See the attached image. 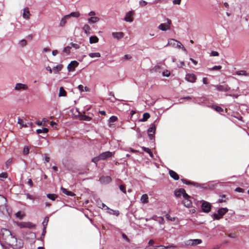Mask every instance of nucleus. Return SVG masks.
<instances>
[{
	"mask_svg": "<svg viewBox=\"0 0 249 249\" xmlns=\"http://www.w3.org/2000/svg\"><path fill=\"white\" fill-rule=\"evenodd\" d=\"M202 241L201 239H189L185 242V245L188 247L196 246L201 244Z\"/></svg>",
	"mask_w": 249,
	"mask_h": 249,
	"instance_id": "1",
	"label": "nucleus"
},
{
	"mask_svg": "<svg viewBox=\"0 0 249 249\" xmlns=\"http://www.w3.org/2000/svg\"><path fill=\"white\" fill-rule=\"evenodd\" d=\"M211 207L212 206L211 204L205 201H203L201 205L202 211L204 213H209L210 212L211 210Z\"/></svg>",
	"mask_w": 249,
	"mask_h": 249,
	"instance_id": "3",
	"label": "nucleus"
},
{
	"mask_svg": "<svg viewBox=\"0 0 249 249\" xmlns=\"http://www.w3.org/2000/svg\"><path fill=\"white\" fill-rule=\"evenodd\" d=\"M167 24L166 23H161L158 26V28L163 31H166L167 30L170 29V25L172 23V21L169 18H167Z\"/></svg>",
	"mask_w": 249,
	"mask_h": 249,
	"instance_id": "2",
	"label": "nucleus"
},
{
	"mask_svg": "<svg viewBox=\"0 0 249 249\" xmlns=\"http://www.w3.org/2000/svg\"><path fill=\"white\" fill-rule=\"evenodd\" d=\"M156 131V125L154 124H152L151 126L147 130V133L149 137L151 140L154 138Z\"/></svg>",
	"mask_w": 249,
	"mask_h": 249,
	"instance_id": "5",
	"label": "nucleus"
},
{
	"mask_svg": "<svg viewBox=\"0 0 249 249\" xmlns=\"http://www.w3.org/2000/svg\"><path fill=\"white\" fill-rule=\"evenodd\" d=\"M228 211V210L227 208H220L218 210L217 212L218 214L221 217H222Z\"/></svg>",
	"mask_w": 249,
	"mask_h": 249,
	"instance_id": "20",
	"label": "nucleus"
},
{
	"mask_svg": "<svg viewBox=\"0 0 249 249\" xmlns=\"http://www.w3.org/2000/svg\"><path fill=\"white\" fill-rule=\"evenodd\" d=\"M61 190H62V192L64 193V194H66L68 196H73L74 195V194L73 193H72L71 192V191H68L65 188H64L63 187L61 188Z\"/></svg>",
	"mask_w": 249,
	"mask_h": 249,
	"instance_id": "34",
	"label": "nucleus"
},
{
	"mask_svg": "<svg viewBox=\"0 0 249 249\" xmlns=\"http://www.w3.org/2000/svg\"><path fill=\"white\" fill-rule=\"evenodd\" d=\"M67 95V92L66 90L64 89V88L61 87L59 89V96H66Z\"/></svg>",
	"mask_w": 249,
	"mask_h": 249,
	"instance_id": "27",
	"label": "nucleus"
},
{
	"mask_svg": "<svg viewBox=\"0 0 249 249\" xmlns=\"http://www.w3.org/2000/svg\"><path fill=\"white\" fill-rule=\"evenodd\" d=\"M113 154L110 151H107L105 152H103L100 154L99 156L101 159V160H105L108 158L111 157Z\"/></svg>",
	"mask_w": 249,
	"mask_h": 249,
	"instance_id": "9",
	"label": "nucleus"
},
{
	"mask_svg": "<svg viewBox=\"0 0 249 249\" xmlns=\"http://www.w3.org/2000/svg\"><path fill=\"white\" fill-rule=\"evenodd\" d=\"M112 36L117 39H120L123 37L124 34L123 32H113Z\"/></svg>",
	"mask_w": 249,
	"mask_h": 249,
	"instance_id": "16",
	"label": "nucleus"
},
{
	"mask_svg": "<svg viewBox=\"0 0 249 249\" xmlns=\"http://www.w3.org/2000/svg\"><path fill=\"white\" fill-rule=\"evenodd\" d=\"M133 12L132 11H129L127 12L125 16L124 20L127 22H131L133 20V18L132 17Z\"/></svg>",
	"mask_w": 249,
	"mask_h": 249,
	"instance_id": "12",
	"label": "nucleus"
},
{
	"mask_svg": "<svg viewBox=\"0 0 249 249\" xmlns=\"http://www.w3.org/2000/svg\"><path fill=\"white\" fill-rule=\"evenodd\" d=\"M216 89L219 91H228L230 89V88L227 84L218 85L215 86Z\"/></svg>",
	"mask_w": 249,
	"mask_h": 249,
	"instance_id": "4",
	"label": "nucleus"
},
{
	"mask_svg": "<svg viewBox=\"0 0 249 249\" xmlns=\"http://www.w3.org/2000/svg\"><path fill=\"white\" fill-rule=\"evenodd\" d=\"M228 237L232 238L236 237V234L235 233H229L228 234Z\"/></svg>",
	"mask_w": 249,
	"mask_h": 249,
	"instance_id": "62",
	"label": "nucleus"
},
{
	"mask_svg": "<svg viewBox=\"0 0 249 249\" xmlns=\"http://www.w3.org/2000/svg\"><path fill=\"white\" fill-rule=\"evenodd\" d=\"M235 191L239 193H244V190L240 187H237L235 189Z\"/></svg>",
	"mask_w": 249,
	"mask_h": 249,
	"instance_id": "55",
	"label": "nucleus"
},
{
	"mask_svg": "<svg viewBox=\"0 0 249 249\" xmlns=\"http://www.w3.org/2000/svg\"><path fill=\"white\" fill-rule=\"evenodd\" d=\"M36 227V225L32 222H24L21 224L20 227L21 228H28L29 229H33Z\"/></svg>",
	"mask_w": 249,
	"mask_h": 249,
	"instance_id": "14",
	"label": "nucleus"
},
{
	"mask_svg": "<svg viewBox=\"0 0 249 249\" xmlns=\"http://www.w3.org/2000/svg\"><path fill=\"white\" fill-rule=\"evenodd\" d=\"M6 199L3 196L0 195V209L5 206L6 204Z\"/></svg>",
	"mask_w": 249,
	"mask_h": 249,
	"instance_id": "18",
	"label": "nucleus"
},
{
	"mask_svg": "<svg viewBox=\"0 0 249 249\" xmlns=\"http://www.w3.org/2000/svg\"><path fill=\"white\" fill-rule=\"evenodd\" d=\"M141 201L142 203H147L148 202V195L147 194L142 195L141 198Z\"/></svg>",
	"mask_w": 249,
	"mask_h": 249,
	"instance_id": "21",
	"label": "nucleus"
},
{
	"mask_svg": "<svg viewBox=\"0 0 249 249\" xmlns=\"http://www.w3.org/2000/svg\"><path fill=\"white\" fill-rule=\"evenodd\" d=\"M30 148L29 146H25L23 150V154L24 155H27L29 154Z\"/></svg>",
	"mask_w": 249,
	"mask_h": 249,
	"instance_id": "42",
	"label": "nucleus"
},
{
	"mask_svg": "<svg viewBox=\"0 0 249 249\" xmlns=\"http://www.w3.org/2000/svg\"><path fill=\"white\" fill-rule=\"evenodd\" d=\"M213 217L214 219L217 220H219L222 217L218 214V213H214Z\"/></svg>",
	"mask_w": 249,
	"mask_h": 249,
	"instance_id": "56",
	"label": "nucleus"
},
{
	"mask_svg": "<svg viewBox=\"0 0 249 249\" xmlns=\"http://www.w3.org/2000/svg\"><path fill=\"white\" fill-rule=\"evenodd\" d=\"M175 195L177 197H180L182 195L183 197H188V195L186 193L185 190L183 188L175 191Z\"/></svg>",
	"mask_w": 249,
	"mask_h": 249,
	"instance_id": "6",
	"label": "nucleus"
},
{
	"mask_svg": "<svg viewBox=\"0 0 249 249\" xmlns=\"http://www.w3.org/2000/svg\"><path fill=\"white\" fill-rule=\"evenodd\" d=\"M150 117L149 113L147 112H145L143 114L142 118L141 119V121L142 122H145Z\"/></svg>",
	"mask_w": 249,
	"mask_h": 249,
	"instance_id": "28",
	"label": "nucleus"
},
{
	"mask_svg": "<svg viewBox=\"0 0 249 249\" xmlns=\"http://www.w3.org/2000/svg\"><path fill=\"white\" fill-rule=\"evenodd\" d=\"M166 218L171 221H174L176 219L174 217H171L169 214L166 215Z\"/></svg>",
	"mask_w": 249,
	"mask_h": 249,
	"instance_id": "48",
	"label": "nucleus"
},
{
	"mask_svg": "<svg viewBox=\"0 0 249 249\" xmlns=\"http://www.w3.org/2000/svg\"><path fill=\"white\" fill-rule=\"evenodd\" d=\"M190 197V196L189 195L188 197H183L184 200L182 201V203L183 204L184 206L188 208L190 207L192 204L191 201L189 199Z\"/></svg>",
	"mask_w": 249,
	"mask_h": 249,
	"instance_id": "10",
	"label": "nucleus"
},
{
	"mask_svg": "<svg viewBox=\"0 0 249 249\" xmlns=\"http://www.w3.org/2000/svg\"><path fill=\"white\" fill-rule=\"evenodd\" d=\"M83 29L86 34H90V28L88 24H85L83 27Z\"/></svg>",
	"mask_w": 249,
	"mask_h": 249,
	"instance_id": "31",
	"label": "nucleus"
},
{
	"mask_svg": "<svg viewBox=\"0 0 249 249\" xmlns=\"http://www.w3.org/2000/svg\"><path fill=\"white\" fill-rule=\"evenodd\" d=\"M78 88L81 92L84 91V86L82 85H80L78 86Z\"/></svg>",
	"mask_w": 249,
	"mask_h": 249,
	"instance_id": "64",
	"label": "nucleus"
},
{
	"mask_svg": "<svg viewBox=\"0 0 249 249\" xmlns=\"http://www.w3.org/2000/svg\"><path fill=\"white\" fill-rule=\"evenodd\" d=\"M211 55L213 56H217L219 55V53L216 51H212L211 52Z\"/></svg>",
	"mask_w": 249,
	"mask_h": 249,
	"instance_id": "58",
	"label": "nucleus"
},
{
	"mask_svg": "<svg viewBox=\"0 0 249 249\" xmlns=\"http://www.w3.org/2000/svg\"><path fill=\"white\" fill-rule=\"evenodd\" d=\"M30 13L29 10V8L26 7L24 9L23 13V18L28 19L30 18Z\"/></svg>",
	"mask_w": 249,
	"mask_h": 249,
	"instance_id": "17",
	"label": "nucleus"
},
{
	"mask_svg": "<svg viewBox=\"0 0 249 249\" xmlns=\"http://www.w3.org/2000/svg\"><path fill=\"white\" fill-rule=\"evenodd\" d=\"M45 161V162H48L50 161V158L47 154H44Z\"/></svg>",
	"mask_w": 249,
	"mask_h": 249,
	"instance_id": "59",
	"label": "nucleus"
},
{
	"mask_svg": "<svg viewBox=\"0 0 249 249\" xmlns=\"http://www.w3.org/2000/svg\"><path fill=\"white\" fill-rule=\"evenodd\" d=\"M212 107L218 112H223V109L219 106H213Z\"/></svg>",
	"mask_w": 249,
	"mask_h": 249,
	"instance_id": "43",
	"label": "nucleus"
},
{
	"mask_svg": "<svg viewBox=\"0 0 249 249\" xmlns=\"http://www.w3.org/2000/svg\"><path fill=\"white\" fill-rule=\"evenodd\" d=\"M181 0H174L173 1V3L174 4H178V5H179V4H180Z\"/></svg>",
	"mask_w": 249,
	"mask_h": 249,
	"instance_id": "61",
	"label": "nucleus"
},
{
	"mask_svg": "<svg viewBox=\"0 0 249 249\" xmlns=\"http://www.w3.org/2000/svg\"><path fill=\"white\" fill-rule=\"evenodd\" d=\"M78 62L75 60L71 61V62L68 65V70L69 71H74L75 70V68L78 66Z\"/></svg>",
	"mask_w": 249,
	"mask_h": 249,
	"instance_id": "7",
	"label": "nucleus"
},
{
	"mask_svg": "<svg viewBox=\"0 0 249 249\" xmlns=\"http://www.w3.org/2000/svg\"><path fill=\"white\" fill-rule=\"evenodd\" d=\"M48 221H49V217H46L42 223V224H43V227H44V232H46V226L48 224Z\"/></svg>",
	"mask_w": 249,
	"mask_h": 249,
	"instance_id": "35",
	"label": "nucleus"
},
{
	"mask_svg": "<svg viewBox=\"0 0 249 249\" xmlns=\"http://www.w3.org/2000/svg\"><path fill=\"white\" fill-rule=\"evenodd\" d=\"M236 74L238 75H243L245 76H249V73L247 72L246 71L244 70H241L238 71L236 72Z\"/></svg>",
	"mask_w": 249,
	"mask_h": 249,
	"instance_id": "29",
	"label": "nucleus"
},
{
	"mask_svg": "<svg viewBox=\"0 0 249 249\" xmlns=\"http://www.w3.org/2000/svg\"><path fill=\"white\" fill-rule=\"evenodd\" d=\"M18 123L21 126L20 128H21L22 127H27V125L25 123L23 120L20 118H18Z\"/></svg>",
	"mask_w": 249,
	"mask_h": 249,
	"instance_id": "32",
	"label": "nucleus"
},
{
	"mask_svg": "<svg viewBox=\"0 0 249 249\" xmlns=\"http://www.w3.org/2000/svg\"><path fill=\"white\" fill-rule=\"evenodd\" d=\"M185 79L191 83H195L196 80V77L193 73H187L185 76Z\"/></svg>",
	"mask_w": 249,
	"mask_h": 249,
	"instance_id": "8",
	"label": "nucleus"
},
{
	"mask_svg": "<svg viewBox=\"0 0 249 249\" xmlns=\"http://www.w3.org/2000/svg\"><path fill=\"white\" fill-rule=\"evenodd\" d=\"M99 180L102 183L107 184L111 181L112 178L109 176H102L100 178Z\"/></svg>",
	"mask_w": 249,
	"mask_h": 249,
	"instance_id": "11",
	"label": "nucleus"
},
{
	"mask_svg": "<svg viewBox=\"0 0 249 249\" xmlns=\"http://www.w3.org/2000/svg\"><path fill=\"white\" fill-rule=\"evenodd\" d=\"M100 160H101V159H100L99 156H98V157L93 158L92 159L91 161H92V162L95 163L96 164V165H97L98 161Z\"/></svg>",
	"mask_w": 249,
	"mask_h": 249,
	"instance_id": "46",
	"label": "nucleus"
},
{
	"mask_svg": "<svg viewBox=\"0 0 249 249\" xmlns=\"http://www.w3.org/2000/svg\"><path fill=\"white\" fill-rule=\"evenodd\" d=\"M28 89V86L23 84L21 83H17L15 87V89L17 90H19L21 89L26 90Z\"/></svg>",
	"mask_w": 249,
	"mask_h": 249,
	"instance_id": "13",
	"label": "nucleus"
},
{
	"mask_svg": "<svg viewBox=\"0 0 249 249\" xmlns=\"http://www.w3.org/2000/svg\"><path fill=\"white\" fill-rule=\"evenodd\" d=\"M171 247H174V246H164L160 245V246H156V247H152L148 248V249H168Z\"/></svg>",
	"mask_w": 249,
	"mask_h": 249,
	"instance_id": "23",
	"label": "nucleus"
},
{
	"mask_svg": "<svg viewBox=\"0 0 249 249\" xmlns=\"http://www.w3.org/2000/svg\"><path fill=\"white\" fill-rule=\"evenodd\" d=\"M99 20V18L96 17H91L88 19V22L89 23H94Z\"/></svg>",
	"mask_w": 249,
	"mask_h": 249,
	"instance_id": "26",
	"label": "nucleus"
},
{
	"mask_svg": "<svg viewBox=\"0 0 249 249\" xmlns=\"http://www.w3.org/2000/svg\"><path fill=\"white\" fill-rule=\"evenodd\" d=\"M80 16V14L79 12H72L71 14L66 15V18H70L71 17H75V18H78Z\"/></svg>",
	"mask_w": 249,
	"mask_h": 249,
	"instance_id": "19",
	"label": "nucleus"
},
{
	"mask_svg": "<svg viewBox=\"0 0 249 249\" xmlns=\"http://www.w3.org/2000/svg\"><path fill=\"white\" fill-rule=\"evenodd\" d=\"M28 184L30 186V187H33V182L31 178L28 179Z\"/></svg>",
	"mask_w": 249,
	"mask_h": 249,
	"instance_id": "63",
	"label": "nucleus"
},
{
	"mask_svg": "<svg viewBox=\"0 0 249 249\" xmlns=\"http://www.w3.org/2000/svg\"><path fill=\"white\" fill-rule=\"evenodd\" d=\"M71 47H69V46H67L66 47H65L63 49V52L64 53H67V54H69L70 53V52H71L70 50H71Z\"/></svg>",
	"mask_w": 249,
	"mask_h": 249,
	"instance_id": "44",
	"label": "nucleus"
},
{
	"mask_svg": "<svg viewBox=\"0 0 249 249\" xmlns=\"http://www.w3.org/2000/svg\"><path fill=\"white\" fill-rule=\"evenodd\" d=\"M119 188L120 190H121L125 194H126L125 186L124 185H121Z\"/></svg>",
	"mask_w": 249,
	"mask_h": 249,
	"instance_id": "50",
	"label": "nucleus"
},
{
	"mask_svg": "<svg viewBox=\"0 0 249 249\" xmlns=\"http://www.w3.org/2000/svg\"><path fill=\"white\" fill-rule=\"evenodd\" d=\"M147 2L145 0H142L140 1V4L142 6H145L147 4Z\"/></svg>",
	"mask_w": 249,
	"mask_h": 249,
	"instance_id": "57",
	"label": "nucleus"
},
{
	"mask_svg": "<svg viewBox=\"0 0 249 249\" xmlns=\"http://www.w3.org/2000/svg\"><path fill=\"white\" fill-rule=\"evenodd\" d=\"M176 46L178 48H182L184 50H186L185 48L179 41H178L177 44H176Z\"/></svg>",
	"mask_w": 249,
	"mask_h": 249,
	"instance_id": "52",
	"label": "nucleus"
},
{
	"mask_svg": "<svg viewBox=\"0 0 249 249\" xmlns=\"http://www.w3.org/2000/svg\"><path fill=\"white\" fill-rule=\"evenodd\" d=\"M169 174L170 177L175 180H178L179 179V176L175 171L170 170L169 171Z\"/></svg>",
	"mask_w": 249,
	"mask_h": 249,
	"instance_id": "15",
	"label": "nucleus"
},
{
	"mask_svg": "<svg viewBox=\"0 0 249 249\" xmlns=\"http://www.w3.org/2000/svg\"><path fill=\"white\" fill-rule=\"evenodd\" d=\"M71 45L73 47L75 48V49H78L80 47L79 45L76 43H71Z\"/></svg>",
	"mask_w": 249,
	"mask_h": 249,
	"instance_id": "60",
	"label": "nucleus"
},
{
	"mask_svg": "<svg viewBox=\"0 0 249 249\" xmlns=\"http://www.w3.org/2000/svg\"><path fill=\"white\" fill-rule=\"evenodd\" d=\"M99 39L96 36H91L89 38V43L90 44L97 43Z\"/></svg>",
	"mask_w": 249,
	"mask_h": 249,
	"instance_id": "25",
	"label": "nucleus"
},
{
	"mask_svg": "<svg viewBox=\"0 0 249 249\" xmlns=\"http://www.w3.org/2000/svg\"><path fill=\"white\" fill-rule=\"evenodd\" d=\"M26 44H27V42H26V40L25 39H22L20 42V45L22 47H24V46H26Z\"/></svg>",
	"mask_w": 249,
	"mask_h": 249,
	"instance_id": "54",
	"label": "nucleus"
},
{
	"mask_svg": "<svg viewBox=\"0 0 249 249\" xmlns=\"http://www.w3.org/2000/svg\"><path fill=\"white\" fill-rule=\"evenodd\" d=\"M111 212H109V213L110 214H114L118 216L119 214V212L117 210H113L112 209H109Z\"/></svg>",
	"mask_w": 249,
	"mask_h": 249,
	"instance_id": "45",
	"label": "nucleus"
},
{
	"mask_svg": "<svg viewBox=\"0 0 249 249\" xmlns=\"http://www.w3.org/2000/svg\"><path fill=\"white\" fill-rule=\"evenodd\" d=\"M69 18H66V16H65L61 20L60 22V25L62 27L64 26L66 23V19Z\"/></svg>",
	"mask_w": 249,
	"mask_h": 249,
	"instance_id": "41",
	"label": "nucleus"
},
{
	"mask_svg": "<svg viewBox=\"0 0 249 249\" xmlns=\"http://www.w3.org/2000/svg\"><path fill=\"white\" fill-rule=\"evenodd\" d=\"M222 68L221 66H214L211 69L212 71H217L220 70Z\"/></svg>",
	"mask_w": 249,
	"mask_h": 249,
	"instance_id": "51",
	"label": "nucleus"
},
{
	"mask_svg": "<svg viewBox=\"0 0 249 249\" xmlns=\"http://www.w3.org/2000/svg\"><path fill=\"white\" fill-rule=\"evenodd\" d=\"M8 177V174L6 172H3L0 174V178H6Z\"/></svg>",
	"mask_w": 249,
	"mask_h": 249,
	"instance_id": "49",
	"label": "nucleus"
},
{
	"mask_svg": "<svg viewBox=\"0 0 249 249\" xmlns=\"http://www.w3.org/2000/svg\"><path fill=\"white\" fill-rule=\"evenodd\" d=\"M178 41L174 39H170L168 40V45L170 46H175L177 44Z\"/></svg>",
	"mask_w": 249,
	"mask_h": 249,
	"instance_id": "33",
	"label": "nucleus"
},
{
	"mask_svg": "<svg viewBox=\"0 0 249 249\" xmlns=\"http://www.w3.org/2000/svg\"><path fill=\"white\" fill-rule=\"evenodd\" d=\"M118 118L115 116H112L109 118V122L111 123H114L117 120Z\"/></svg>",
	"mask_w": 249,
	"mask_h": 249,
	"instance_id": "47",
	"label": "nucleus"
},
{
	"mask_svg": "<svg viewBox=\"0 0 249 249\" xmlns=\"http://www.w3.org/2000/svg\"><path fill=\"white\" fill-rule=\"evenodd\" d=\"M142 148L144 151L148 153L151 157L152 158L153 157V154L152 152H151V150L149 148H147L145 147H142Z\"/></svg>",
	"mask_w": 249,
	"mask_h": 249,
	"instance_id": "37",
	"label": "nucleus"
},
{
	"mask_svg": "<svg viewBox=\"0 0 249 249\" xmlns=\"http://www.w3.org/2000/svg\"><path fill=\"white\" fill-rule=\"evenodd\" d=\"M49 130L47 128H43V129H38L36 130V133L37 134H40L42 133H46L48 132Z\"/></svg>",
	"mask_w": 249,
	"mask_h": 249,
	"instance_id": "39",
	"label": "nucleus"
},
{
	"mask_svg": "<svg viewBox=\"0 0 249 249\" xmlns=\"http://www.w3.org/2000/svg\"><path fill=\"white\" fill-rule=\"evenodd\" d=\"M89 56L91 58L93 57H100L101 54L99 53H92L89 54Z\"/></svg>",
	"mask_w": 249,
	"mask_h": 249,
	"instance_id": "38",
	"label": "nucleus"
},
{
	"mask_svg": "<svg viewBox=\"0 0 249 249\" xmlns=\"http://www.w3.org/2000/svg\"><path fill=\"white\" fill-rule=\"evenodd\" d=\"M47 196L48 198L52 200H55V199L57 197V195L54 194H48L47 195Z\"/></svg>",
	"mask_w": 249,
	"mask_h": 249,
	"instance_id": "30",
	"label": "nucleus"
},
{
	"mask_svg": "<svg viewBox=\"0 0 249 249\" xmlns=\"http://www.w3.org/2000/svg\"><path fill=\"white\" fill-rule=\"evenodd\" d=\"M98 206L99 208H101V209H103V208H106V210H109L110 208L109 207H108L107 206H106V204H105L104 203H102V202H100V203H98Z\"/></svg>",
	"mask_w": 249,
	"mask_h": 249,
	"instance_id": "40",
	"label": "nucleus"
},
{
	"mask_svg": "<svg viewBox=\"0 0 249 249\" xmlns=\"http://www.w3.org/2000/svg\"><path fill=\"white\" fill-rule=\"evenodd\" d=\"M80 119L83 121H90L91 120V118L88 116L82 115L80 117Z\"/></svg>",
	"mask_w": 249,
	"mask_h": 249,
	"instance_id": "36",
	"label": "nucleus"
},
{
	"mask_svg": "<svg viewBox=\"0 0 249 249\" xmlns=\"http://www.w3.org/2000/svg\"><path fill=\"white\" fill-rule=\"evenodd\" d=\"M220 197H221L222 198L221 199H219L218 200V202L219 203H222V202H226V200H224L223 199V198H226V195H221Z\"/></svg>",
	"mask_w": 249,
	"mask_h": 249,
	"instance_id": "53",
	"label": "nucleus"
},
{
	"mask_svg": "<svg viewBox=\"0 0 249 249\" xmlns=\"http://www.w3.org/2000/svg\"><path fill=\"white\" fill-rule=\"evenodd\" d=\"M62 68L63 65L62 64H59L53 68V71L54 73H57L62 70Z\"/></svg>",
	"mask_w": 249,
	"mask_h": 249,
	"instance_id": "22",
	"label": "nucleus"
},
{
	"mask_svg": "<svg viewBox=\"0 0 249 249\" xmlns=\"http://www.w3.org/2000/svg\"><path fill=\"white\" fill-rule=\"evenodd\" d=\"M181 181L184 183V184H192L195 186H198V183H196V182H191L189 180H187L185 179H181Z\"/></svg>",
	"mask_w": 249,
	"mask_h": 249,
	"instance_id": "24",
	"label": "nucleus"
}]
</instances>
